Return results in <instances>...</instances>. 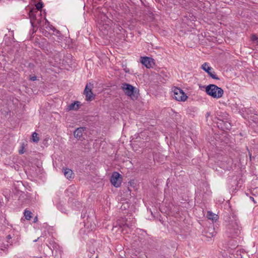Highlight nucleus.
Segmentation results:
<instances>
[{
	"instance_id": "1",
	"label": "nucleus",
	"mask_w": 258,
	"mask_h": 258,
	"mask_svg": "<svg viewBox=\"0 0 258 258\" xmlns=\"http://www.w3.org/2000/svg\"><path fill=\"white\" fill-rule=\"evenodd\" d=\"M225 232L228 237L235 238L238 236L240 233V227L238 221L233 217L230 218V220L226 224Z\"/></svg>"
},
{
	"instance_id": "2",
	"label": "nucleus",
	"mask_w": 258,
	"mask_h": 258,
	"mask_svg": "<svg viewBox=\"0 0 258 258\" xmlns=\"http://www.w3.org/2000/svg\"><path fill=\"white\" fill-rule=\"evenodd\" d=\"M207 94L214 98L219 99L222 97L223 90L214 84H210L206 87Z\"/></svg>"
},
{
	"instance_id": "3",
	"label": "nucleus",
	"mask_w": 258,
	"mask_h": 258,
	"mask_svg": "<svg viewBox=\"0 0 258 258\" xmlns=\"http://www.w3.org/2000/svg\"><path fill=\"white\" fill-rule=\"evenodd\" d=\"M121 88L124 94L130 96L132 100H134L138 98L137 89L133 86L124 83L122 84Z\"/></svg>"
},
{
	"instance_id": "4",
	"label": "nucleus",
	"mask_w": 258,
	"mask_h": 258,
	"mask_svg": "<svg viewBox=\"0 0 258 258\" xmlns=\"http://www.w3.org/2000/svg\"><path fill=\"white\" fill-rule=\"evenodd\" d=\"M37 15L40 17L41 15V12H38L36 10H31L29 13V17L30 20V23L32 27L34 28L41 25V21L37 19Z\"/></svg>"
},
{
	"instance_id": "5",
	"label": "nucleus",
	"mask_w": 258,
	"mask_h": 258,
	"mask_svg": "<svg viewBox=\"0 0 258 258\" xmlns=\"http://www.w3.org/2000/svg\"><path fill=\"white\" fill-rule=\"evenodd\" d=\"M49 247L52 250V254L55 258H61L62 253V248L54 240L49 241Z\"/></svg>"
},
{
	"instance_id": "6",
	"label": "nucleus",
	"mask_w": 258,
	"mask_h": 258,
	"mask_svg": "<svg viewBox=\"0 0 258 258\" xmlns=\"http://www.w3.org/2000/svg\"><path fill=\"white\" fill-rule=\"evenodd\" d=\"M173 98L178 101H184L187 99L185 93L179 88L175 87L173 90Z\"/></svg>"
},
{
	"instance_id": "7",
	"label": "nucleus",
	"mask_w": 258,
	"mask_h": 258,
	"mask_svg": "<svg viewBox=\"0 0 258 258\" xmlns=\"http://www.w3.org/2000/svg\"><path fill=\"white\" fill-rule=\"evenodd\" d=\"M202 69L205 71L213 79L219 80L220 79L215 74V72L214 71V70L212 68L209 66V64L207 62H205L202 66Z\"/></svg>"
},
{
	"instance_id": "8",
	"label": "nucleus",
	"mask_w": 258,
	"mask_h": 258,
	"mask_svg": "<svg viewBox=\"0 0 258 258\" xmlns=\"http://www.w3.org/2000/svg\"><path fill=\"white\" fill-rule=\"evenodd\" d=\"M140 62L148 69L153 68L155 65L154 59L148 56L141 57Z\"/></svg>"
},
{
	"instance_id": "9",
	"label": "nucleus",
	"mask_w": 258,
	"mask_h": 258,
	"mask_svg": "<svg viewBox=\"0 0 258 258\" xmlns=\"http://www.w3.org/2000/svg\"><path fill=\"white\" fill-rule=\"evenodd\" d=\"M92 84H87L85 87L84 94L86 96V100L87 101H91L94 98V96L92 92Z\"/></svg>"
},
{
	"instance_id": "10",
	"label": "nucleus",
	"mask_w": 258,
	"mask_h": 258,
	"mask_svg": "<svg viewBox=\"0 0 258 258\" xmlns=\"http://www.w3.org/2000/svg\"><path fill=\"white\" fill-rule=\"evenodd\" d=\"M86 128L85 127H80L77 128L74 132V136L75 138L78 140H82L84 139L83 137V134L86 131Z\"/></svg>"
},
{
	"instance_id": "11",
	"label": "nucleus",
	"mask_w": 258,
	"mask_h": 258,
	"mask_svg": "<svg viewBox=\"0 0 258 258\" xmlns=\"http://www.w3.org/2000/svg\"><path fill=\"white\" fill-rule=\"evenodd\" d=\"M122 181V176L117 172L114 171V187H120Z\"/></svg>"
},
{
	"instance_id": "12",
	"label": "nucleus",
	"mask_w": 258,
	"mask_h": 258,
	"mask_svg": "<svg viewBox=\"0 0 258 258\" xmlns=\"http://www.w3.org/2000/svg\"><path fill=\"white\" fill-rule=\"evenodd\" d=\"M68 203L73 210H78L82 207V204L74 199L70 198Z\"/></svg>"
},
{
	"instance_id": "13",
	"label": "nucleus",
	"mask_w": 258,
	"mask_h": 258,
	"mask_svg": "<svg viewBox=\"0 0 258 258\" xmlns=\"http://www.w3.org/2000/svg\"><path fill=\"white\" fill-rule=\"evenodd\" d=\"M81 102L78 101H76L72 103H71L67 107V110H77L79 109L81 106Z\"/></svg>"
},
{
	"instance_id": "14",
	"label": "nucleus",
	"mask_w": 258,
	"mask_h": 258,
	"mask_svg": "<svg viewBox=\"0 0 258 258\" xmlns=\"http://www.w3.org/2000/svg\"><path fill=\"white\" fill-rule=\"evenodd\" d=\"M62 171L65 177L68 179H71L74 178V173L73 171L69 168H63Z\"/></svg>"
},
{
	"instance_id": "15",
	"label": "nucleus",
	"mask_w": 258,
	"mask_h": 258,
	"mask_svg": "<svg viewBox=\"0 0 258 258\" xmlns=\"http://www.w3.org/2000/svg\"><path fill=\"white\" fill-rule=\"evenodd\" d=\"M207 217L213 222L216 221L218 219V215L210 211L208 212Z\"/></svg>"
},
{
	"instance_id": "16",
	"label": "nucleus",
	"mask_w": 258,
	"mask_h": 258,
	"mask_svg": "<svg viewBox=\"0 0 258 258\" xmlns=\"http://www.w3.org/2000/svg\"><path fill=\"white\" fill-rule=\"evenodd\" d=\"M208 232H206V236L208 237H214L216 235V232L214 231L212 228H209Z\"/></svg>"
},
{
	"instance_id": "17",
	"label": "nucleus",
	"mask_w": 258,
	"mask_h": 258,
	"mask_svg": "<svg viewBox=\"0 0 258 258\" xmlns=\"http://www.w3.org/2000/svg\"><path fill=\"white\" fill-rule=\"evenodd\" d=\"M32 212L30 211L25 210L24 213V216L25 219L27 220H30L31 218L32 217Z\"/></svg>"
},
{
	"instance_id": "18",
	"label": "nucleus",
	"mask_w": 258,
	"mask_h": 258,
	"mask_svg": "<svg viewBox=\"0 0 258 258\" xmlns=\"http://www.w3.org/2000/svg\"><path fill=\"white\" fill-rule=\"evenodd\" d=\"M32 140L35 143H37L39 141V138L38 137V134L36 132H34L32 134Z\"/></svg>"
},
{
	"instance_id": "19",
	"label": "nucleus",
	"mask_w": 258,
	"mask_h": 258,
	"mask_svg": "<svg viewBox=\"0 0 258 258\" xmlns=\"http://www.w3.org/2000/svg\"><path fill=\"white\" fill-rule=\"evenodd\" d=\"M36 8L34 9L33 10H36L38 12L40 11V12H41V9L43 7V4L42 2H39L35 5Z\"/></svg>"
},
{
	"instance_id": "20",
	"label": "nucleus",
	"mask_w": 258,
	"mask_h": 258,
	"mask_svg": "<svg viewBox=\"0 0 258 258\" xmlns=\"http://www.w3.org/2000/svg\"><path fill=\"white\" fill-rule=\"evenodd\" d=\"M123 226H126L127 227H130L132 226V223H131V221L128 219H125L124 221H123V223H121Z\"/></svg>"
},
{
	"instance_id": "21",
	"label": "nucleus",
	"mask_w": 258,
	"mask_h": 258,
	"mask_svg": "<svg viewBox=\"0 0 258 258\" xmlns=\"http://www.w3.org/2000/svg\"><path fill=\"white\" fill-rule=\"evenodd\" d=\"M57 209L60 210L61 212L62 213H67V210L65 209V208H64V206L61 204L60 203H59L57 205Z\"/></svg>"
},
{
	"instance_id": "22",
	"label": "nucleus",
	"mask_w": 258,
	"mask_h": 258,
	"mask_svg": "<svg viewBox=\"0 0 258 258\" xmlns=\"http://www.w3.org/2000/svg\"><path fill=\"white\" fill-rule=\"evenodd\" d=\"M128 204L126 203H122L121 206L120 207L122 210H125L128 208Z\"/></svg>"
},
{
	"instance_id": "23",
	"label": "nucleus",
	"mask_w": 258,
	"mask_h": 258,
	"mask_svg": "<svg viewBox=\"0 0 258 258\" xmlns=\"http://www.w3.org/2000/svg\"><path fill=\"white\" fill-rule=\"evenodd\" d=\"M27 67L30 70H32L35 68V65L33 63L30 62L28 63Z\"/></svg>"
},
{
	"instance_id": "24",
	"label": "nucleus",
	"mask_w": 258,
	"mask_h": 258,
	"mask_svg": "<svg viewBox=\"0 0 258 258\" xmlns=\"http://www.w3.org/2000/svg\"><path fill=\"white\" fill-rule=\"evenodd\" d=\"M24 153V147L22 145L21 146V149L19 150V153L21 155V154H23Z\"/></svg>"
},
{
	"instance_id": "25",
	"label": "nucleus",
	"mask_w": 258,
	"mask_h": 258,
	"mask_svg": "<svg viewBox=\"0 0 258 258\" xmlns=\"http://www.w3.org/2000/svg\"><path fill=\"white\" fill-rule=\"evenodd\" d=\"M257 40H258V38H257V37L256 35H253L251 36V40L252 41H257Z\"/></svg>"
},
{
	"instance_id": "26",
	"label": "nucleus",
	"mask_w": 258,
	"mask_h": 258,
	"mask_svg": "<svg viewBox=\"0 0 258 258\" xmlns=\"http://www.w3.org/2000/svg\"><path fill=\"white\" fill-rule=\"evenodd\" d=\"M37 77L35 76H30V80L32 81H34L36 80Z\"/></svg>"
},
{
	"instance_id": "27",
	"label": "nucleus",
	"mask_w": 258,
	"mask_h": 258,
	"mask_svg": "<svg viewBox=\"0 0 258 258\" xmlns=\"http://www.w3.org/2000/svg\"><path fill=\"white\" fill-rule=\"evenodd\" d=\"M113 173L110 176V182L112 185H113Z\"/></svg>"
},
{
	"instance_id": "28",
	"label": "nucleus",
	"mask_w": 258,
	"mask_h": 258,
	"mask_svg": "<svg viewBox=\"0 0 258 258\" xmlns=\"http://www.w3.org/2000/svg\"><path fill=\"white\" fill-rule=\"evenodd\" d=\"M37 221H38V218H37V216H36V217L34 218L33 221V223H36V222H37Z\"/></svg>"
},
{
	"instance_id": "29",
	"label": "nucleus",
	"mask_w": 258,
	"mask_h": 258,
	"mask_svg": "<svg viewBox=\"0 0 258 258\" xmlns=\"http://www.w3.org/2000/svg\"><path fill=\"white\" fill-rule=\"evenodd\" d=\"M7 238L8 240H10L12 238V236L11 235V234H9L7 236Z\"/></svg>"
},
{
	"instance_id": "30",
	"label": "nucleus",
	"mask_w": 258,
	"mask_h": 258,
	"mask_svg": "<svg viewBox=\"0 0 258 258\" xmlns=\"http://www.w3.org/2000/svg\"><path fill=\"white\" fill-rule=\"evenodd\" d=\"M50 29H51V30H52L53 31H54L55 30V28L54 27H53L52 26H51L50 27Z\"/></svg>"
},
{
	"instance_id": "31",
	"label": "nucleus",
	"mask_w": 258,
	"mask_h": 258,
	"mask_svg": "<svg viewBox=\"0 0 258 258\" xmlns=\"http://www.w3.org/2000/svg\"><path fill=\"white\" fill-rule=\"evenodd\" d=\"M45 25H47L48 26L49 25L48 21L45 19Z\"/></svg>"
},
{
	"instance_id": "32",
	"label": "nucleus",
	"mask_w": 258,
	"mask_h": 258,
	"mask_svg": "<svg viewBox=\"0 0 258 258\" xmlns=\"http://www.w3.org/2000/svg\"><path fill=\"white\" fill-rule=\"evenodd\" d=\"M250 117H251V118H252V120H253L254 122H256V123H258V121H256V120H253V118H254V115H253V116H251Z\"/></svg>"
},
{
	"instance_id": "33",
	"label": "nucleus",
	"mask_w": 258,
	"mask_h": 258,
	"mask_svg": "<svg viewBox=\"0 0 258 258\" xmlns=\"http://www.w3.org/2000/svg\"><path fill=\"white\" fill-rule=\"evenodd\" d=\"M210 112H207V113H206L207 117H208V116L210 115Z\"/></svg>"
},
{
	"instance_id": "34",
	"label": "nucleus",
	"mask_w": 258,
	"mask_h": 258,
	"mask_svg": "<svg viewBox=\"0 0 258 258\" xmlns=\"http://www.w3.org/2000/svg\"><path fill=\"white\" fill-rule=\"evenodd\" d=\"M39 239V237H38L37 239L34 240V242H36V241H38V240Z\"/></svg>"
},
{
	"instance_id": "35",
	"label": "nucleus",
	"mask_w": 258,
	"mask_h": 258,
	"mask_svg": "<svg viewBox=\"0 0 258 258\" xmlns=\"http://www.w3.org/2000/svg\"><path fill=\"white\" fill-rule=\"evenodd\" d=\"M85 215L84 216V215H83L82 214V215H81V217H82V218H84L85 217Z\"/></svg>"
},
{
	"instance_id": "36",
	"label": "nucleus",
	"mask_w": 258,
	"mask_h": 258,
	"mask_svg": "<svg viewBox=\"0 0 258 258\" xmlns=\"http://www.w3.org/2000/svg\"><path fill=\"white\" fill-rule=\"evenodd\" d=\"M249 157H250V158H251V154H250V153H249Z\"/></svg>"
}]
</instances>
